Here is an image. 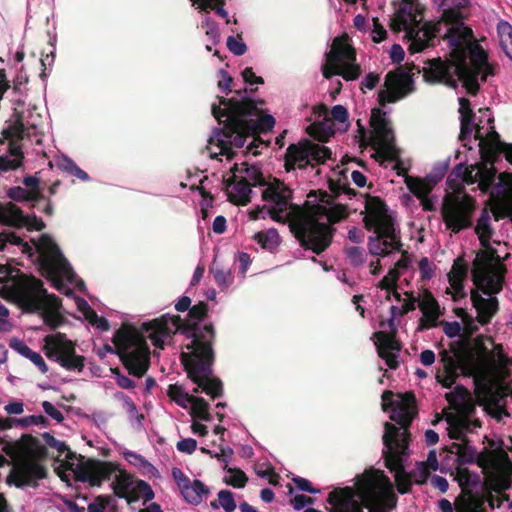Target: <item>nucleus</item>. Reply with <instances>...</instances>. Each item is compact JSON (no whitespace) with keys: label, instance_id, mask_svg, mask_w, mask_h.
I'll return each instance as SVG.
<instances>
[{"label":"nucleus","instance_id":"21","mask_svg":"<svg viewBox=\"0 0 512 512\" xmlns=\"http://www.w3.org/2000/svg\"><path fill=\"white\" fill-rule=\"evenodd\" d=\"M451 56L454 59V62H446L441 58H434L427 61L428 66L423 68V77L424 80L428 83H443L451 88L457 87V81L454 79V74L458 77V79L462 82L463 87L468 91L464 80L459 77L457 67L458 61L454 56V47L451 46Z\"/></svg>","mask_w":512,"mask_h":512},{"label":"nucleus","instance_id":"27","mask_svg":"<svg viewBox=\"0 0 512 512\" xmlns=\"http://www.w3.org/2000/svg\"><path fill=\"white\" fill-rule=\"evenodd\" d=\"M475 463L483 469L484 473L488 470H495L498 473L512 474V462L502 448L494 450L485 448L479 453L476 452Z\"/></svg>","mask_w":512,"mask_h":512},{"label":"nucleus","instance_id":"63","mask_svg":"<svg viewBox=\"0 0 512 512\" xmlns=\"http://www.w3.org/2000/svg\"><path fill=\"white\" fill-rule=\"evenodd\" d=\"M42 439L47 446L56 449L59 455H63L65 450H68V445L65 442L56 439L48 432L42 434Z\"/></svg>","mask_w":512,"mask_h":512},{"label":"nucleus","instance_id":"11","mask_svg":"<svg viewBox=\"0 0 512 512\" xmlns=\"http://www.w3.org/2000/svg\"><path fill=\"white\" fill-rule=\"evenodd\" d=\"M447 185L453 190L443 198L441 209L446 228L454 233L472 226L471 216L475 209V200L464 191L462 180L449 174Z\"/></svg>","mask_w":512,"mask_h":512},{"label":"nucleus","instance_id":"57","mask_svg":"<svg viewBox=\"0 0 512 512\" xmlns=\"http://www.w3.org/2000/svg\"><path fill=\"white\" fill-rule=\"evenodd\" d=\"M399 278L400 272L397 271V269H390L388 273L380 280L378 287L388 292L386 297L387 300H390V290L397 287Z\"/></svg>","mask_w":512,"mask_h":512},{"label":"nucleus","instance_id":"26","mask_svg":"<svg viewBox=\"0 0 512 512\" xmlns=\"http://www.w3.org/2000/svg\"><path fill=\"white\" fill-rule=\"evenodd\" d=\"M394 318L391 316L387 321L390 332L378 331L373 334V337L377 340L375 345L378 356L385 361L390 369L398 368V356L394 352H399L402 348L401 343L396 339L397 330Z\"/></svg>","mask_w":512,"mask_h":512},{"label":"nucleus","instance_id":"46","mask_svg":"<svg viewBox=\"0 0 512 512\" xmlns=\"http://www.w3.org/2000/svg\"><path fill=\"white\" fill-rule=\"evenodd\" d=\"M191 411L190 415L194 419H200L206 422H210L212 420V416L209 412V403L202 397H195L193 402L190 403Z\"/></svg>","mask_w":512,"mask_h":512},{"label":"nucleus","instance_id":"2","mask_svg":"<svg viewBox=\"0 0 512 512\" xmlns=\"http://www.w3.org/2000/svg\"><path fill=\"white\" fill-rule=\"evenodd\" d=\"M382 409L390 412V419L395 421L400 428L386 422L382 437L385 450L383 451L385 466L395 472V484L400 494L411 491L412 480L403 465L402 456L407 454L410 442V425L417 416L418 410L413 392L394 393L385 390L382 394Z\"/></svg>","mask_w":512,"mask_h":512},{"label":"nucleus","instance_id":"47","mask_svg":"<svg viewBox=\"0 0 512 512\" xmlns=\"http://www.w3.org/2000/svg\"><path fill=\"white\" fill-rule=\"evenodd\" d=\"M132 477L128 474L122 473L116 477L112 483L114 494L119 498H125L128 501L129 491L133 485Z\"/></svg>","mask_w":512,"mask_h":512},{"label":"nucleus","instance_id":"44","mask_svg":"<svg viewBox=\"0 0 512 512\" xmlns=\"http://www.w3.org/2000/svg\"><path fill=\"white\" fill-rule=\"evenodd\" d=\"M154 496V491L146 481L136 480L129 491L128 503L136 502L140 498H143L145 502L151 501Z\"/></svg>","mask_w":512,"mask_h":512},{"label":"nucleus","instance_id":"59","mask_svg":"<svg viewBox=\"0 0 512 512\" xmlns=\"http://www.w3.org/2000/svg\"><path fill=\"white\" fill-rule=\"evenodd\" d=\"M228 472L231 473L229 478L225 479L226 484L233 486L234 488H243L245 487L248 478L246 474L237 468H229Z\"/></svg>","mask_w":512,"mask_h":512},{"label":"nucleus","instance_id":"42","mask_svg":"<svg viewBox=\"0 0 512 512\" xmlns=\"http://www.w3.org/2000/svg\"><path fill=\"white\" fill-rule=\"evenodd\" d=\"M210 273L213 275L215 283L221 290L228 289L234 281V275L231 269L225 268L215 261L210 267Z\"/></svg>","mask_w":512,"mask_h":512},{"label":"nucleus","instance_id":"30","mask_svg":"<svg viewBox=\"0 0 512 512\" xmlns=\"http://www.w3.org/2000/svg\"><path fill=\"white\" fill-rule=\"evenodd\" d=\"M370 124L375 132L374 144L379 149L388 151L393 147V131L389 127L385 113L378 108L372 109Z\"/></svg>","mask_w":512,"mask_h":512},{"label":"nucleus","instance_id":"50","mask_svg":"<svg viewBox=\"0 0 512 512\" xmlns=\"http://www.w3.org/2000/svg\"><path fill=\"white\" fill-rule=\"evenodd\" d=\"M213 509L222 507L226 512H233L236 508L234 495L229 490H220L218 492V499L210 503Z\"/></svg>","mask_w":512,"mask_h":512},{"label":"nucleus","instance_id":"15","mask_svg":"<svg viewBox=\"0 0 512 512\" xmlns=\"http://www.w3.org/2000/svg\"><path fill=\"white\" fill-rule=\"evenodd\" d=\"M44 352L48 359L57 362L62 368L82 372L85 366V357L76 354V343L67 339L65 333L47 335L44 338Z\"/></svg>","mask_w":512,"mask_h":512},{"label":"nucleus","instance_id":"45","mask_svg":"<svg viewBox=\"0 0 512 512\" xmlns=\"http://www.w3.org/2000/svg\"><path fill=\"white\" fill-rule=\"evenodd\" d=\"M456 512H482V504L473 494H461L455 500Z\"/></svg>","mask_w":512,"mask_h":512},{"label":"nucleus","instance_id":"49","mask_svg":"<svg viewBox=\"0 0 512 512\" xmlns=\"http://www.w3.org/2000/svg\"><path fill=\"white\" fill-rule=\"evenodd\" d=\"M254 239L264 249L272 250L279 245V234L276 229H269L268 231L258 232Z\"/></svg>","mask_w":512,"mask_h":512},{"label":"nucleus","instance_id":"29","mask_svg":"<svg viewBox=\"0 0 512 512\" xmlns=\"http://www.w3.org/2000/svg\"><path fill=\"white\" fill-rule=\"evenodd\" d=\"M375 236H370L368 239V250L374 256L385 257L390 254L389 248L392 250L400 251L402 242L400 231L393 228L391 235H385L384 228H372Z\"/></svg>","mask_w":512,"mask_h":512},{"label":"nucleus","instance_id":"9","mask_svg":"<svg viewBox=\"0 0 512 512\" xmlns=\"http://www.w3.org/2000/svg\"><path fill=\"white\" fill-rule=\"evenodd\" d=\"M114 347L104 344L97 351L103 359L107 353L117 354L128 373L134 377H143L150 367V349L145 338L133 327L124 325L113 335Z\"/></svg>","mask_w":512,"mask_h":512},{"label":"nucleus","instance_id":"17","mask_svg":"<svg viewBox=\"0 0 512 512\" xmlns=\"http://www.w3.org/2000/svg\"><path fill=\"white\" fill-rule=\"evenodd\" d=\"M44 352L48 359L57 362L62 368L82 372L85 366V357L76 354V343L67 339L65 333L47 335L44 338Z\"/></svg>","mask_w":512,"mask_h":512},{"label":"nucleus","instance_id":"7","mask_svg":"<svg viewBox=\"0 0 512 512\" xmlns=\"http://www.w3.org/2000/svg\"><path fill=\"white\" fill-rule=\"evenodd\" d=\"M475 232L483 249L476 253L472 262V281L480 284L488 293L498 292L503 282V273L507 267L502 263L497 250L490 245L493 229L490 225L489 212L484 209L477 220Z\"/></svg>","mask_w":512,"mask_h":512},{"label":"nucleus","instance_id":"18","mask_svg":"<svg viewBox=\"0 0 512 512\" xmlns=\"http://www.w3.org/2000/svg\"><path fill=\"white\" fill-rule=\"evenodd\" d=\"M64 454L66 458L65 468L72 470L74 461L78 460L76 479L81 482H88L91 486H101L103 481L109 480L117 469L116 465L111 462H103L96 459L84 461L82 455L71 451L69 447L68 450H65Z\"/></svg>","mask_w":512,"mask_h":512},{"label":"nucleus","instance_id":"33","mask_svg":"<svg viewBox=\"0 0 512 512\" xmlns=\"http://www.w3.org/2000/svg\"><path fill=\"white\" fill-rule=\"evenodd\" d=\"M47 271L48 277L53 281L54 287L60 290L63 283L59 277L60 273H67L70 267L65 258L58 252L57 257L53 259H44L41 264Z\"/></svg>","mask_w":512,"mask_h":512},{"label":"nucleus","instance_id":"48","mask_svg":"<svg viewBox=\"0 0 512 512\" xmlns=\"http://www.w3.org/2000/svg\"><path fill=\"white\" fill-rule=\"evenodd\" d=\"M167 394L171 400L183 408H187V406L190 405V403H192L193 399L196 397L184 392L182 387L177 384L169 385Z\"/></svg>","mask_w":512,"mask_h":512},{"label":"nucleus","instance_id":"14","mask_svg":"<svg viewBox=\"0 0 512 512\" xmlns=\"http://www.w3.org/2000/svg\"><path fill=\"white\" fill-rule=\"evenodd\" d=\"M332 155L331 150L324 146L316 144L308 139H303L298 143H293L288 146L284 156V168L287 172L299 168L306 169L308 166L314 167L321 165L330 159Z\"/></svg>","mask_w":512,"mask_h":512},{"label":"nucleus","instance_id":"24","mask_svg":"<svg viewBox=\"0 0 512 512\" xmlns=\"http://www.w3.org/2000/svg\"><path fill=\"white\" fill-rule=\"evenodd\" d=\"M366 216L363 218L364 227L367 230L372 228H384L385 235H391L395 227L394 219L387 214L385 202L378 196L365 195Z\"/></svg>","mask_w":512,"mask_h":512},{"label":"nucleus","instance_id":"39","mask_svg":"<svg viewBox=\"0 0 512 512\" xmlns=\"http://www.w3.org/2000/svg\"><path fill=\"white\" fill-rule=\"evenodd\" d=\"M22 276H28L27 274L22 273L19 269L9 265V264H0V284H8L6 286L7 293L9 297L14 301V295L12 293L13 286L20 280Z\"/></svg>","mask_w":512,"mask_h":512},{"label":"nucleus","instance_id":"64","mask_svg":"<svg viewBox=\"0 0 512 512\" xmlns=\"http://www.w3.org/2000/svg\"><path fill=\"white\" fill-rule=\"evenodd\" d=\"M346 255L353 266H359L364 263V250L358 246H352L346 249Z\"/></svg>","mask_w":512,"mask_h":512},{"label":"nucleus","instance_id":"6","mask_svg":"<svg viewBox=\"0 0 512 512\" xmlns=\"http://www.w3.org/2000/svg\"><path fill=\"white\" fill-rule=\"evenodd\" d=\"M357 495L353 488L344 487L329 493L327 502L332 505L329 512H390L396 507L397 496L390 479L382 471L367 473L357 486Z\"/></svg>","mask_w":512,"mask_h":512},{"label":"nucleus","instance_id":"56","mask_svg":"<svg viewBox=\"0 0 512 512\" xmlns=\"http://www.w3.org/2000/svg\"><path fill=\"white\" fill-rule=\"evenodd\" d=\"M468 265L462 257L454 260L451 271L448 273V280L464 281L467 277Z\"/></svg>","mask_w":512,"mask_h":512},{"label":"nucleus","instance_id":"34","mask_svg":"<svg viewBox=\"0 0 512 512\" xmlns=\"http://www.w3.org/2000/svg\"><path fill=\"white\" fill-rule=\"evenodd\" d=\"M405 183L409 191L419 199L430 194L437 184V178L431 175H427L424 179L407 176Z\"/></svg>","mask_w":512,"mask_h":512},{"label":"nucleus","instance_id":"8","mask_svg":"<svg viewBox=\"0 0 512 512\" xmlns=\"http://www.w3.org/2000/svg\"><path fill=\"white\" fill-rule=\"evenodd\" d=\"M14 302L28 313L39 312L45 325L55 330L65 322V317L59 313L61 300L54 294H49L43 282L35 276H22L13 286Z\"/></svg>","mask_w":512,"mask_h":512},{"label":"nucleus","instance_id":"13","mask_svg":"<svg viewBox=\"0 0 512 512\" xmlns=\"http://www.w3.org/2000/svg\"><path fill=\"white\" fill-rule=\"evenodd\" d=\"M293 191L279 179L273 178L268 186L262 191V199L271 202L273 206H257L249 212L251 220L265 219L268 215L271 219L279 223L288 222L291 213L287 209L298 210L299 206L292 204L290 201Z\"/></svg>","mask_w":512,"mask_h":512},{"label":"nucleus","instance_id":"54","mask_svg":"<svg viewBox=\"0 0 512 512\" xmlns=\"http://www.w3.org/2000/svg\"><path fill=\"white\" fill-rule=\"evenodd\" d=\"M476 461V448L470 445V440L462 443L455 459L457 465L473 464Z\"/></svg>","mask_w":512,"mask_h":512},{"label":"nucleus","instance_id":"4","mask_svg":"<svg viewBox=\"0 0 512 512\" xmlns=\"http://www.w3.org/2000/svg\"><path fill=\"white\" fill-rule=\"evenodd\" d=\"M219 105L211 107L213 116L219 124H223L222 136L226 139H219L218 146L220 154L231 160L235 156L231 145L236 148L244 146L246 139L257 133H266L275 125L272 115L262 114L256 102L249 97L225 98L218 96Z\"/></svg>","mask_w":512,"mask_h":512},{"label":"nucleus","instance_id":"41","mask_svg":"<svg viewBox=\"0 0 512 512\" xmlns=\"http://www.w3.org/2000/svg\"><path fill=\"white\" fill-rule=\"evenodd\" d=\"M237 173L244 174L243 176L239 177L241 180H246L247 182L251 183V186H268L270 182H266L264 175L260 168L254 166V165H248L246 162H243L241 164V167H239V171H236Z\"/></svg>","mask_w":512,"mask_h":512},{"label":"nucleus","instance_id":"28","mask_svg":"<svg viewBox=\"0 0 512 512\" xmlns=\"http://www.w3.org/2000/svg\"><path fill=\"white\" fill-rule=\"evenodd\" d=\"M230 171L232 176L223 180L228 201L234 205L246 206L251 202V183L241 180L236 174V171H239L237 163L233 165Z\"/></svg>","mask_w":512,"mask_h":512},{"label":"nucleus","instance_id":"37","mask_svg":"<svg viewBox=\"0 0 512 512\" xmlns=\"http://www.w3.org/2000/svg\"><path fill=\"white\" fill-rule=\"evenodd\" d=\"M30 128L26 127L23 121L22 113H15V121L2 130V136L6 140L21 141L25 137H30Z\"/></svg>","mask_w":512,"mask_h":512},{"label":"nucleus","instance_id":"16","mask_svg":"<svg viewBox=\"0 0 512 512\" xmlns=\"http://www.w3.org/2000/svg\"><path fill=\"white\" fill-rule=\"evenodd\" d=\"M44 352L48 359L57 362L62 368L82 372L85 366V357L76 354V343L67 339L65 333L47 335L44 338Z\"/></svg>","mask_w":512,"mask_h":512},{"label":"nucleus","instance_id":"23","mask_svg":"<svg viewBox=\"0 0 512 512\" xmlns=\"http://www.w3.org/2000/svg\"><path fill=\"white\" fill-rule=\"evenodd\" d=\"M348 35L343 34L334 38L331 50L326 53V63L322 67L323 77L332 78L339 75V63L343 61H356V50L348 43Z\"/></svg>","mask_w":512,"mask_h":512},{"label":"nucleus","instance_id":"20","mask_svg":"<svg viewBox=\"0 0 512 512\" xmlns=\"http://www.w3.org/2000/svg\"><path fill=\"white\" fill-rule=\"evenodd\" d=\"M506 273H503V282L501 283V289L498 292H484V288H481L480 284L473 281L475 288L470 292V300L473 308L476 310V320L481 326H486L491 323L492 319L498 314L500 310V303L497 294L502 292L505 285Z\"/></svg>","mask_w":512,"mask_h":512},{"label":"nucleus","instance_id":"5","mask_svg":"<svg viewBox=\"0 0 512 512\" xmlns=\"http://www.w3.org/2000/svg\"><path fill=\"white\" fill-rule=\"evenodd\" d=\"M208 310V304L199 301L189 309L185 319L180 315L166 314L144 323L142 329L148 333L147 337L152 344L159 349H164L165 338L171 337L176 332L191 339V343L187 346L191 352L213 349L216 336L214 325L212 323L201 325L208 315Z\"/></svg>","mask_w":512,"mask_h":512},{"label":"nucleus","instance_id":"61","mask_svg":"<svg viewBox=\"0 0 512 512\" xmlns=\"http://www.w3.org/2000/svg\"><path fill=\"white\" fill-rule=\"evenodd\" d=\"M462 327V335L461 339H473L472 336L476 334L479 331V327L476 323V317H468L467 320H465Z\"/></svg>","mask_w":512,"mask_h":512},{"label":"nucleus","instance_id":"55","mask_svg":"<svg viewBox=\"0 0 512 512\" xmlns=\"http://www.w3.org/2000/svg\"><path fill=\"white\" fill-rule=\"evenodd\" d=\"M339 73L346 81L356 80L361 75V67L355 61L339 63Z\"/></svg>","mask_w":512,"mask_h":512},{"label":"nucleus","instance_id":"38","mask_svg":"<svg viewBox=\"0 0 512 512\" xmlns=\"http://www.w3.org/2000/svg\"><path fill=\"white\" fill-rule=\"evenodd\" d=\"M209 493V488L203 482L197 479L193 482L190 481L181 490V494L185 500L194 505L201 503L203 496H207Z\"/></svg>","mask_w":512,"mask_h":512},{"label":"nucleus","instance_id":"1","mask_svg":"<svg viewBox=\"0 0 512 512\" xmlns=\"http://www.w3.org/2000/svg\"><path fill=\"white\" fill-rule=\"evenodd\" d=\"M288 220L290 232L305 250L320 255L332 244L336 232L335 224L348 216L347 206L334 204L333 197L325 190H311L307 194L304 210Z\"/></svg>","mask_w":512,"mask_h":512},{"label":"nucleus","instance_id":"32","mask_svg":"<svg viewBox=\"0 0 512 512\" xmlns=\"http://www.w3.org/2000/svg\"><path fill=\"white\" fill-rule=\"evenodd\" d=\"M446 399L456 409V416H472L476 412V404L471 393L462 385H457L454 391L446 394Z\"/></svg>","mask_w":512,"mask_h":512},{"label":"nucleus","instance_id":"51","mask_svg":"<svg viewBox=\"0 0 512 512\" xmlns=\"http://www.w3.org/2000/svg\"><path fill=\"white\" fill-rule=\"evenodd\" d=\"M495 175H496V170L495 168L493 167H481V168H478L477 170V182H478V186H479V189L482 191V192H487L494 179H495Z\"/></svg>","mask_w":512,"mask_h":512},{"label":"nucleus","instance_id":"36","mask_svg":"<svg viewBox=\"0 0 512 512\" xmlns=\"http://www.w3.org/2000/svg\"><path fill=\"white\" fill-rule=\"evenodd\" d=\"M407 18H409L415 25H418L416 14L407 11L406 7H400L395 16L391 19L390 28L393 32L399 33L402 29L406 30V36H412L415 28L410 26Z\"/></svg>","mask_w":512,"mask_h":512},{"label":"nucleus","instance_id":"19","mask_svg":"<svg viewBox=\"0 0 512 512\" xmlns=\"http://www.w3.org/2000/svg\"><path fill=\"white\" fill-rule=\"evenodd\" d=\"M46 467L34 458H24L12 467L6 482L17 488L39 486L38 481L47 477Z\"/></svg>","mask_w":512,"mask_h":512},{"label":"nucleus","instance_id":"25","mask_svg":"<svg viewBox=\"0 0 512 512\" xmlns=\"http://www.w3.org/2000/svg\"><path fill=\"white\" fill-rule=\"evenodd\" d=\"M385 87V90L378 92V103L381 106L394 103L411 93L414 83L408 74L390 71L385 77Z\"/></svg>","mask_w":512,"mask_h":512},{"label":"nucleus","instance_id":"62","mask_svg":"<svg viewBox=\"0 0 512 512\" xmlns=\"http://www.w3.org/2000/svg\"><path fill=\"white\" fill-rule=\"evenodd\" d=\"M447 422L449 424L448 436L450 439L461 441L462 443L469 440L465 435V432L460 429L457 423L453 420L451 416L447 417Z\"/></svg>","mask_w":512,"mask_h":512},{"label":"nucleus","instance_id":"12","mask_svg":"<svg viewBox=\"0 0 512 512\" xmlns=\"http://www.w3.org/2000/svg\"><path fill=\"white\" fill-rule=\"evenodd\" d=\"M181 360L188 378L193 383L197 384L198 387H201V391L205 392L213 399L223 395V384L221 380L216 377H211L212 365L215 360L213 349L191 352L190 355L183 353Z\"/></svg>","mask_w":512,"mask_h":512},{"label":"nucleus","instance_id":"22","mask_svg":"<svg viewBox=\"0 0 512 512\" xmlns=\"http://www.w3.org/2000/svg\"><path fill=\"white\" fill-rule=\"evenodd\" d=\"M450 351L453 355L447 350L439 354L442 370L437 372L436 379L444 388H451L455 384L459 371L466 376V362L456 342L450 344Z\"/></svg>","mask_w":512,"mask_h":512},{"label":"nucleus","instance_id":"3","mask_svg":"<svg viewBox=\"0 0 512 512\" xmlns=\"http://www.w3.org/2000/svg\"><path fill=\"white\" fill-rule=\"evenodd\" d=\"M467 4L468 0H444L441 19L450 26L444 39L454 47L459 77L464 80L468 93L474 96L480 89L479 76L485 82L487 76L493 74V69L488 62L487 52L473 39L472 29L464 24L461 9Z\"/></svg>","mask_w":512,"mask_h":512},{"label":"nucleus","instance_id":"31","mask_svg":"<svg viewBox=\"0 0 512 512\" xmlns=\"http://www.w3.org/2000/svg\"><path fill=\"white\" fill-rule=\"evenodd\" d=\"M419 308L423 314V317L419 320V331L430 329L438 325V318L441 315L439 304L430 291H424L422 299L419 301Z\"/></svg>","mask_w":512,"mask_h":512},{"label":"nucleus","instance_id":"60","mask_svg":"<svg viewBox=\"0 0 512 512\" xmlns=\"http://www.w3.org/2000/svg\"><path fill=\"white\" fill-rule=\"evenodd\" d=\"M85 318L92 324L96 326L101 331H108L110 329L109 321L102 316H99L93 309H88V314H86Z\"/></svg>","mask_w":512,"mask_h":512},{"label":"nucleus","instance_id":"58","mask_svg":"<svg viewBox=\"0 0 512 512\" xmlns=\"http://www.w3.org/2000/svg\"><path fill=\"white\" fill-rule=\"evenodd\" d=\"M59 166L67 171L69 174L83 180L87 181L89 180V175L82 170L80 167L77 166V164L70 158H63L62 161L59 163Z\"/></svg>","mask_w":512,"mask_h":512},{"label":"nucleus","instance_id":"35","mask_svg":"<svg viewBox=\"0 0 512 512\" xmlns=\"http://www.w3.org/2000/svg\"><path fill=\"white\" fill-rule=\"evenodd\" d=\"M26 216L23 211L13 202H8L5 205L0 203V222L16 227L22 228L25 225Z\"/></svg>","mask_w":512,"mask_h":512},{"label":"nucleus","instance_id":"40","mask_svg":"<svg viewBox=\"0 0 512 512\" xmlns=\"http://www.w3.org/2000/svg\"><path fill=\"white\" fill-rule=\"evenodd\" d=\"M307 132L314 139L325 143L328 142L332 136H334L335 129L333 122L329 119H326L325 121L315 122L309 125L307 127Z\"/></svg>","mask_w":512,"mask_h":512},{"label":"nucleus","instance_id":"43","mask_svg":"<svg viewBox=\"0 0 512 512\" xmlns=\"http://www.w3.org/2000/svg\"><path fill=\"white\" fill-rule=\"evenodd\" d=\"M460 488L461 494H471V488L476 486L478 483V476H472V473L468 468L462 467V465H457L455 468V478H454Z\"/></svg>","mask_w":512,"mask_h":512},{"label":"nucleus","instance_id":"10","mask_svg":"<svg viewBox=\"0 0 512 512\" xmlns=\"http://www.w3.org/2000/svg\"><path fill=\"white\" fill-rule=\"evenodd\" d=\"M493 343V338L477 335L473 339L456 341L466 362V376L473 377L476 392L490 395L492 392V377L490 370L494 365V355L488 349L485 341Z\"/></svg>","mask_w":512,"mask_h":512},{"label":"nucleus","instance_id":"52","mask_svg":"<svg viewBox=\"0 0 512 512\" xmlns=\"http://www.w3.org/2000/svg\"><path fill=\"white\" fill-rule=\"evenodd\" d=\"M194 4H198V9L204 12L214 10L220 17L227 18L228 13L223 8L224 0H191Z\"/></svg>","mask_w":512,"mask_h":512},{"label":"nucleus","instance_id":"53","mask_svg":"<svg viewBox=\"0 0 512 512\" xmlns=\"http://www.w3.org/2000/svg\"><path fill=\"white\" fill-rule=\"evenodd\" d=\"M418 34H419V32L415 29V32L412 33V36H407L411 40V43L408 47V51L411 54L419 53V52L423 51L426 47L429 46L428 40L435 37V31H431V30L424 31V35L428 37L427 40H421L418 37Z\"/></svg>","mask_w":512,"mask_h":512}]
</instances>
